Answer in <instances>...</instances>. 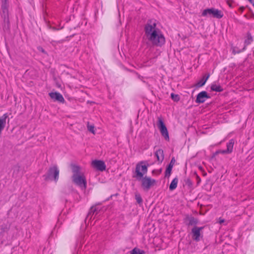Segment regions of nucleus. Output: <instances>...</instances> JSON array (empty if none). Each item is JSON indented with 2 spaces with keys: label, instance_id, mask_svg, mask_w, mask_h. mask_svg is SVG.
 Segmentation results:
<instances>
[{
  "label": "nucleus",
  "instance_id": "nucleus-1",
  "mask_svg": "<svg viewBox=\"0 0 254 254\" xmlns=\"http://www.w3.org/2000/svg\"><path fill=\"white\" fill-rule=\"evenodd\" d=\"M156 26L155 20L148 19L144 25L145 35L153 46L162 47L165 43V38L160 30Z\"/></svg>",
  "mask_w": 254,
  "mask_h": 254
},
{
  "label": "nucleus",
  "instance_id": "nucleus-2",
  "mask_svg": "<svg viewBox=\"0 0 254 254\" xmlns=\"http://www.w3.org/2000/svg\"><path fill=\"white\" fill-rule=\"evenodd\" d=\"M149 164L146 161H140L138 163L135 167V174L133 176L138 181H141V187L144 190L148 191L151 186L156 183V180L151 178L143 175L147 173Z\"/></svg>",
  "mask_w": 254,
  "mask_h": 254
},
{
  "label": "nucleus",
  "instance_id": "nucleus-3",
  "mask_svg": "<svg viewBox=\"0 0 254 254\" xmlns=\"http://www.w3.org/2000/svg\"><path fill=\"white\" fill-rule=\"evenodd\" d=\"M60 171L56 165L50 167L47 174L43 175L44 180L48 181L49 180H54L57 182L59 180Z\"/></svg>",
  "mask_w": 254,
  "mask_h": 254
},
{
  "label": "nucleus",
  "instance_id": "nucleus-4",
  "mask_svg": "<svg viewBox=\"0 0 254 254\" xmlns=\"http://www.w3.org/2000/svg\"><path fill=\"white\" fill-rule=\"evenodd\" d=\"M201 15L202 16H210L217 19L221 18L224 14L222 11L214 8H206L203 10Z\"/></svg>",
  "mask_w": 254,
  "mask_h": 254
},
{
  "label": "nucleus",
  "instance_id": "nucleus-5",
  "mask_svg": "<svg viewBox=\"0 0 254 254\" xmlns=\"http://www.w3.org/2000/svg\"><path fill=\"white\" fill-rule=\"evenodd\" d=\"M157 127L160 130V133L166 140H169V132L167 128L161 117H158Z\"/></svg>",
  "mask_w": 254,
  "mask_h": 254
},
{
  "label": "nucleus",
  "instance_id": "nucleus-6",
  "mask_svg": "<svg viewBox=\"0 0 254 254\" xmlns=\"http://www.w3.org/2000/svg\"><path fill=\"white\" fill-rule=\"evenodd\" d=\"M204 226L197 227L194 226L191 229V234L192 239L198 242L202 238L203 235L201 234V231L204 229Z\"/></svg>",
  "mask_w": 254,
  "mask_h": 254
},
{
  "label": "nucleus",
  "instance_id": "nucleus-7",
  "mask_svg": "<svg viewBox=\"0 0 254 254\" xmlns=\"http://www.w3.org/2000/svg\"><path fill=\"white\" fill-rule=\"evenodd\" d=\"M72 178L73 183L76 185L80 187H83L84 189L86 188V181L83 176L80 175H72Z\"/></svg>",
  "mask_w": 254,
  "mask_h": 254
},
{
  "label": "nucleus",
  "instance_id": "nucleus-8",
  "mask_svg": "<svg viewBox=\"0 0 254 254\" xmlns=\"http://www.w3.org/2000/svg\"><path fill=\"white\" fill-rule=\"evenodd\" d=\"M92 167L97 171L103 172L106 170V166L105 162L100 160H94L91 162Z\"/></svg>",
  "mask_w": 254,
  "mask_h": 254
},
{
  "label": "nucleus",
  "instance_id": "nucleus-9",
  "mask_svg": "<svg viewBox=\"0 0 254 254\" xmlns=\"http://www.w3.org/2000/svg\"><path fill=\"white\" fill-rule=\"evenodd\" d=\"M184 222L188 226H194V227L198 223V220L191 215H186L184 219Z\"/></svg>",
  "mask_w": 254,
  "mask_h": 254
},
{
  "label": "nucleus",
  "instance_id": "nucleus-10",
  "mask_svg": "<svg viewBox=\"0 0 254 254\" xmlns=\"http://www.w3.org/2000/svg\"><path fill=\"white\" fill-rule=\"evenodd\" d=\"M209 98H210V96L208 94L207 92L205 91H203L197 95L195 102L198 104L203 103L206 99Z\"/></svg>",
  "mask_w": 254,
  "mask_h": 254
},
{
  "label": "nucleus",
  "instance_id": "nucleus-11",
  "mask_svg": "<svg viewBox=\"0 0 254 254\" xmlns=\"http://www.w3.org/2000/svg\"><path fill=\"white\" fill-rule=\"evenodd\" d=\"M50 97L55 101H58L60 103H64L65 100L63 95L59 92H51L49 94Z\"/></svg>",
  "mask_w": 254,
  "mask_h": 254
},
{
  "label": "nucleus",
  "instance_id": "nucleus-12",
  "mask_svg": "<svg viewBox=\"0 0 254 254\" xmlns=\"http://www.w3.org/2000/svg\"><path fill=\"white\" fill-rule=\"evenodd\" d=\"M155 156H156L158 163H161L163 162L164 158L163 150L161 149H158L155 152Z\"/></svg>",
  "mask_w": 254,
  "mask_h": 254
},
{
  "label": "nucleus",
  "instance_id": "nucleus-13",
  "mask_svg": "<svg viewBox=\"0 0 254 254\" xmlns=\"http://www.w3.org/2000/svg\"><path fill=\"white\" fill-rule=\"evenodd\" d=\"M99 211L100 210L98 209V208L96 207L95 206L91 207L87 215L86 219H91L92 216L94 214H97Z\"/></svg>",
  "mask_w": 254,
  "mask_h": 254
},
{
  "label": "nucleus",
  "instance_id": "nucleus-14",
  "mask_svg": "<svg viewBox=\"0 0 254 254\" xmlns=\"http://www.w3.org/2000/svg\"><path fill=\"white\" fill-rule=\"evenodd\" d=\"M8 0H1V9L3 13H7L8 12Z\"/></svg>",
  "mask_w": 254,
  "mask_h": 254
},
{
  "label": "nucleus",
  "instance_id": "nucleus-15",
  "mask_svg": "<svg viewBox=\"0 0 254 254\" xmlns=\"http://www.w3.org/2000/svg\"><path fill=\"white\" fill-rule=\"evenodd\" d=\"M3 21L4 23V28L9 29L10 22L9 20L8 12L7 13H3Z\"/></svg>",
  "mask_w": 254,
  "mask_h": 254
},
{
  "label": "nucleus",
  "instance_id": "nucleus-16",
  "mask_svg": "<svg viewBox=\"0 0 254 254\" xmlns=\"http://www.w3.org/2000/svg\"><path fill=\"white\" fill-rule=\"evenodd\" d=\"M70 167L72 170V172L73 173V175L77 176L78 175H79L80 171V166L76 165L75 164H71L70 165Z\"/></svg>",
  "mask_w": 254,
  "mask_h": 254
},
{
  "label": "nucleus",
  "instance_id": "nucleus-17",
  "mask_svg": "<svg viewBox=\"0 0 254 254\" xmlns=\"http://www.w3.org/2000/svg\"><path fill=\"white\" fill-rule=\"evenodd\" d=\"M211 91L220 92L223 91V88L220 85H217L215 83L211 84L210 86Z\"/></svg>",
  "mask_w": 254,
  "mask_h": 254
},
{
  "label": "nucleus",
  "instance_id": "nucleus-18",
  "mask_svg": "<svg viewBox=\"0 0 254 254\" xmlns=\"http://www.w3.org/2000/svg\"><path fill=\"white\" fill-rule=\"evenodd\" d=\"M178 183V179L177 177H176L171 182L169 186V190L171 191L174 190L177 187Z\"/></svg>",
  "mask_w": 254,
  "mask_h": 254
},
{
  "label": "nucleus",
  "instance_id": "nucleus-19",
  "mask_svg": "<svg viewBox=\"0 0 254 254\" xmlns=\"http://www.w3.org/2000/svg\"><path fill=\"white\" fill-rule=\"evenodd\" d=\"M234 144V140L231 139L229 142L227 144V151L228 153H230L233 151V146Z\"/></svg>",
  "mask_w": 254,
  "mask_h": 254
},
{
  "label": "nucleus",
  "instance_id": "nucleus-20",
  "mask_svg": "<svg viewBox=\"0 0 254 254\" xmlns=\"http://www.w3.org/2000/svg\"><path fill=\"white\" fill-rule=\"evenodd\" d=\"M252 41H253V37L251 36V33H248L247 34V39L245 40V46L244 47L243 50H245L246 47L247 45L250 44Z\"/></svg>",
  "mask_w": 254,
  "mask_h": 254
},
{
  "label": "nucleus",
  "instance_id": "nucleus-21",
  "mask_svg": "<svg viewBox=\"0 0 254 254\" xmlns=\"http://www.w3.org/2000/svg\"><path fill=\"white\" fill-rule=\"evenodd\" d=\"M130 254H145L144 251L137 248H134L130 252Z\"/></svg>",
  "mask_w": 254,
  "mask_h": 254
},
{
  "label": "nucleus",
  "instance_id": "nucleus-22",
  "mask_svg": "<svg viewBox=\"0 0 254 254\" xmlns=\"http://www.w3.org/2000/svg\"><path fill=\"white\" fill-rule=\"evenodd\" d=\"M13 172L12 176H14V175H17L18 174V173L19 172L20 166L18 165H15L13 167Z\"/></svg>",
  "mask_w": 254,
  "mask_h": 254
},
{
  "label": "nucleus",
  "instance_id": "nucleus-23",
  "mask_svg": "<svg viewBox=\"0 0 254 254\" xmlns=\"http://www.w3.org/2000/svg\"><path fill=\"white\" fill-rule=\"evenodd\" d=\"M171 97L172 99L175 102H178L180 100V98L179 95L175 94L174 93H171Z\"/></svg>",
  "mask_w": 254,
  "mask_h": 254
},
{
  "label": "nucleus",
  "instance_id": "nucleus-24",
  "mask_svg": "<svg viewBox=\"0 0 254 254\" xmlns=\"http://www.w3.org/2000/svg\"><path fill=\"white\" fill-rule=\"evenodd\" d=\"M135 199L136 200V202L139 204H141L142 203V199L141 196V195L138 193H136L135 195Z\"/></svg>",
  "mask_w": 254,
  "mask_h": 254
},
{
  "label": "nucleus",
  "instance_id": "nucleus-25",
  "mask_svg": "<svg viewBox=\"0 0 254 254\" xmlns=\"http://www.w3.org/2000/svg\"><path fill=\"white\" fill-rule=\"evenodd\" d=\"M205 83V81L201 79L195 84V86L197 88H199L203 86Z\"/></svg>",
  "mask_w": 254,
  "mask_h": 254
},
{
  "label": "nucleus",
  "instance_id": "nucleus-26",
  "mask_svg": "<svg viewBox=\"0 0 254 254\" xmlns=\"http://www.w3.org/2000/svg\"><path fill=\"white\" fill-rule=\"evenodd\" d=\"M87 128H88V130L90 132H91L94 134L95 133L94 126L93 125H89V122H88V124H87Z\"/></svg>",
  "mask_w": 254,
  "mask_h": 254
},
{
  "label": "nucleus",
  "instance_id": "nucleus-27",
  "mask_svg": "<svg viewBox=\"0 0 254 254\" xmlns=\"http://www.w3.org/2000/svg\"><path fill=\"white\" fill-rule=\"evenodd\" d=\"M171 172H172V170L166 168L165 172V177L169 178L171 174Z\"/></svg>",
  "mask_w": 254,
  "mask_h": 254
},
{
  "label": "nucleus",
  "instance_id": "nucleus-28",
  "mask_svg": "<svg viewBox=\"0 0 254 254\" xmlns=\"http://www.w3.org/2000/svg\"><path fill=\"white\" fill-rule=\"evenodd\" d=\"M185 182L186 184L190 188H191L192 187V183L190 178H187L185 180Z\"/></svg>",
  "mask_w": 254,
  "mask_h": 254
},
{
  "label": "nucleus",
  "instance_id": "nucleus-29",
  "mask_svg": "<svg viewBox=\"0 0 254 254\" xmlns=\"http://www.w3.org/2000/svg\"><path fill=\"white\" fill-rule=\"evenodd\" d=\"M4 231H5L4 227L2 226H0V237L2 236L3 235Z\"/></svg>",
  "mask_w": 254,
  "mask_h": 254
},
{
  "label": "nucleus",
  "instance_id": "nucleus-30",
  "mask_svg": "<svg viewBox=\"0 0 254 254\" xmlns=\"http://www.w3.org/2000/svg\"><path fill=\"white\" fill-rule=\"evenodd\" d=\"M210 76V74L209 73H207L204 76H203V77H202V79L205 81V82H206V81L207 80V79H208V78Z\"/></svg>",
  "mask_w": 254,
  "mask_h": 254
},
{
  "label": "nucleus",
  "instance_id": "nucleus-31",
  "mask_svg": "<svg viewBox=\"0 0 254 254\" xmlns=\"http://www.w3.org/2000/svg\"><path fill=\"white\" fill-rule=\"evenodd\" d=\"M194 175H195L196 176V178L197 180V184H198L200 182L201 179H200V177L197 175L196 172L194 173Z\"/></svg>",
  "mask_w": 254,
  "mask_h": 254
},
{
  "label": "nucleus",
  "instance_id": "nucleus-32",
  "mask_svg": "<svg viewBox=\"0 0 254 254\" xmlns=\"http://www.w3.org/2000/svg\"><path fill=\"white\" fill-rule=\"evenodd\" d=\"M176 162V160L174 157H173L169 164L174 166Z\"/></svg>",
  "mask_w": 254,
  "mask_h": 254
},
{
  "label": "nucleus",
  "instance_id": "nucleus-33",
  "mask_svg": "<svg viewBox=\"0 0 254 254\" xmlns=\"http://www.w3.org/2000/svg\"><path fill=\"white\" fill-rule=\"evenodd\" d=\"M173 167V166L170 165V164H168V165L167 166V168L171 169L172 170Z\"/></svg>",
  "mask_w": 254,
  "mask_h": 254
},
{
  "label": "nucleus",
  "instance_id": "nucleus-34",
  "mask_svg": "<svg viewBox=\"0 0 254 254\" xmlns=\"http://www.w3.org/2000/svg\"><path fill=\"white\" fill-rule=\"evenodd\" d=\"M220 152L222 153V154H227V153H228L227 152V151L226 149V150H221V151H220Z\"/></svg>",
  "mask_w": 254,
  "mask_h": 254
},
{
  "label": "nucleus",
  "instance_id": "nucleus-35",
  "mask_svg": "<svg viewBox=\"0 0 254 254\" xmlns=\"http://www.w3.org/2000/svg\"><path fill=\"white\" fill-rule=\"evenodd\" d=\"M254 6V0H248Z\"/></svg>",
  "mask_w": 254,
  "mask_h": 254
},
{
  "label": "nucleus",
  "instance_id": "nucleus-36",
  "mask_svg": "<svg viewBox=\"0 0 254 254\" xmlns=\"http://www.w3.org/2000/svg\"><path fill=\"white\" fill-rule=\"evenodd\" d=\"M227 3L229 5L230 7H232V3H230V2L229 1H227Z\"/></svg>",
  "mask_w": 254,
  "mask_h": 254
},
{
  "label": "nucleus",
  "instance_id": "nucleus-37",
  "mask_svg": "<svg viewBox=\"0 0 254 254\" xmlns=\"http://www.w3.org/2000/svg\"><path fill=\"white\" fill-rule=\"evenodd\" d=\"M224 221V220H221V221H220V223H221L223 222Z\"/></svg>",
  "mask_w": 254,
  "mask_h": 254
},
{
  "label": "nucleus",
  "instance_id": "nucleus-38",
  "mask_svg": "<svg viewBox=\"0 0 254 254\" xmlns=\"http://www.w3.org/2000/svg\"><path fill=\"white\" fill-rule=\"evenodd\" d=\"M244 8L243 7H241V9L242 11L244 9Z\"/></svg>",
  "mask_w": 254,
  "mask_h": 254
},
{
  "label": "nucleus",
  "instance_id": "nucleus-39",
  "mask_svg": "<svg viewBox=\"0 0 254 254\" xmlns=\"http://www.w3.org/2000/svg\"><path fill=\"white\" fill-rule=\"evenodd\" d=\"M159 173H161V169H160V170H159Z\"/></svg>",
  "mask_w": 254,
  "mask_h": 254
},
{
  "label": "nucleus",
  "instance_id": "nucleus-40",
  "mask_svg": "<svg viewBox=\"0 0 254 254\" xmlns=\"http://www.w3.org/2000/svg\"><path fill=\"white\" fill-rule=\"evenodd\" d=\"M154 172H155V170H153V171H152V173H154Z\"/></svg>",
  "mask_w": 254,
  "mask_h": 254
}]
</instances>
